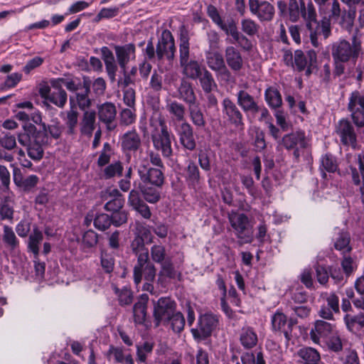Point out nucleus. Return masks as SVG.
Returning <instances> with one entry per match:
<instances>
[{
  "label": "nucleus",
  "mask_w": 364,
  "mask_h": 364,
  "mask_svg": "<svg viewBox=\"0 0 364 364\" xmlns=\"http://www.w3.org/2000/svg\"><path fill=\"white\" fill-rule=\"evenodd\" d=\"M70 109L65 112L64 120L67 128L66 133L68 135H73L75 134L78 122V112L75 109V104L74 103V99L72 96L70 97Z\"/></svg>",
  "instance_id": "32"
},
{
  "label": "nucleus",
  "mask_w": 364,
  "mask_h": 364,
  "mask_svg": "<svg viewBox=\"0 0 364 364\" xmlns=\"http://www.w3.org/2000/svg\"><path fill=\"white\" fill-rule=\"evenodd\" d=\"M348 109L355 125L364 127V95L358 91L353 92L349 97Z\"/></svg>",
  "instance_id": "10"
},
{
  "label": "nucleus",
  "mask_w": 364,
  "mask_h": 364,
  "mask_svg": "<svg viewBox=\"0 0 364 364\" xmlns=\"http://www.w3.org/2000/svg\"><path fill=\"white\" fill-rule=\"evenodd\" d=\"M43 239V232L37 228H33V232L29 235L28 242V248L33 255L36 259L39 255V245Z\"/></svg>",
  "instance_id": "43"
},
{
  "label": "nucleus",
  "mask_w": 364,
  "mask_h": 364,
  "mask_svg": "<svg viewBox=\"0 0 364 364\" xmlns=\"http://www.w3.org/2000/svg\"><path fill=\"white\" fill-rule=\"evenodd\" d=\"M321 296L326 301V306L331 308L335 314L339 313V298L335 293H323Z\"/></svg>",
  "instance_id": "62"
},
{
  "label": "nucleus",
  "mask_w": 364,
  "mask_h": 364,
  "mask_svg": "<svg viewBox=\"0 0 364 364\" xmlns=\"http://www.w3.org/2000/svg\"><path fill=\"white\" fill-rule=\"evenodd\" d=\"M240 341L241 345L246 349L254 348L258 341V338L253 328L244 326L240 333Z\"/></svg>",
  "instance_id": "34"
},
{
  "label": "nucleus",
  "mask_w": 364,
  "mask_h": 364,
  "mask_svg": "<svg viewBox=\"0 0 364 364\" xmlns=\"http://www.w3.org/2000/svg\"><path fill=\"white\" fill-rule=\"evenodd\" d=\"M228 218L235 235L242 243L252 241V232L249 229L250 220L245 214L232 210L228 213Z\"/></svg>",
  "instance_id": "7"
},
{
  "label": "nucleus",
  "mask_w": 364,
  "mask_h": 364,
  "mask_svg": "<svg viewBox=\"0 0 364 364\" xmlns=\"http://www.w3.org/2000/svg\"><path fill=\"white\" fill-rule=\"evenodd\" d=\"M154 236L151 230L145 226L139 225L136 228L135 237L131 243L132 253L137 258V262L134 267V281L136 285L141 283L142 273L148 280H153L156 277V268L149 260V250L146 243L153 242Z\"/></svg>",
  "instance_id": "1"
},
{
  "label": "nucleus",
  "mask_w": 364,
  "mask_h": 364,
  "mask_svg": "<svg viewBox=\"0 0 364 364\" xmlns=\"http://www.w3.org/2000/svg\"><path fill=\"white\" fill-rule=\"evenodd\" d=\"M52 87H61L65 86L68 90L76 92L82 88V82H76L74 80H66L63 78L53 79L50 80Z\"/></svg>",
  "instance_id": "48"
},
{
  "label": "nucleus",
  "mask_w": 364,
  "mask_h": 364,
  "mask_svg": "<svg viewBox=\"0 0 364 364\" xmlns=\"http://www.w3.org/2000/svg\"><path fill=\"white\" fill-rule=\"evenodd\" d=\"M300 2V16L305 21L306 27L309 32L311 42L314 47H318L319 43L316 39V28L318 27V22L316 19V12L311 1L305 4L304 0H299Z\"/></svg>",
  "instance_id": "8"
},
{
  "label": "nucleus",
  "mask_w": 364,
  "mask_h": 364,
  "mask_svg": "<svg viewBox=\"0 0 364 364\" xmlns=\"http://www.w3.org/2000/svg\"><path fill=\"white\" fill-rule=\"evenodd\" d=\"M176 97L184 101L188 107L196 104V102L193 89L191 83L186 80L181 81L178 88V95Z\"/></svg>",
  "instance_id": "37"
},
{
  "label": "nucleus",
  "mask_w": 364,
  "mask_h": 364,
  "mask_svg": "<svg viewBox=\"0 0 364 364\" xmlns=\"http://www.w3.org/2000/svg\"><path fill=\"white\" fill-rule=\"evenodd\" d=\"M135 107L122 109L120 112V122L124 125H130L136 120Z\"/></svg>",
  "instance_id": "59"
},
{
  "label": "nucleus",
  "mask_w": 364,
  "mask_h": 364,
  "mask_svg": "<svg viewBox=\"0 0 364 364\" xmlns=\"http://www.w3.org/2000/svg\"><path fill=\"white\" fill-rule=\"evenodd\" d=\"M242 364H266L262 352H257L256 355L252 353H245L241 356Z\"/></svg>",
  "instance_id": "58"
},
{
  "label": "nucleus",
  "mask_w": 364,
  "mask_h": 364,
  "mask_svg": "<svg viewBox=\"0 0 364 364\" xmlns=\"http://www.w3.org/2000/svg\"><path fill=\"white\" fill-rule=\"evenodd\" d=\"M180 65L191 60L189 38L186 33H181L179 39Z\"/></svg>",
  "instance_id": "44"
},
{
  "label": "nucleus",
  "mask_w": 364,
  "mask_h": 364,
  "mask_svg": "<svg viewBox=\"0 0 364 364\" xmlns=\"http://www.w3.org/2000/svg\"><path fill=\"white\" fill-rule=\"evenodd\" d=\"M360 50V43L356 41V37H353V43L346 40H339L332 44L331 55L333 59L341 61H349L356 59Z\"/></svg>",
  "instance_id": "6"
},
{
  "label": "nucleus",
  "mask_w": 364,
  "mask_h": 364,
  "mask_svg": "<svg viewBox=\"0 0 364 364\" xmlns=\"http://www.w3.org/2000/svg\"><path fill=\"white\" fill-rule=\"evenodd\" d=\"M112 223L111 217L107 214L100 213L94 220V225L99 230L104 231L108 229Z\"/></svg>",
  "instance_id": "61"
},
{
  "label": "nucleus",
  "mask_w": 364,
  "mask_h": 364,
  "mask_svg": "<svg viewBox=\"0 0 364 364\" xmlns=\"http://www.w3.org/2000/svg\"><path fill=\"white\" fill-rule=\"evenodd\" d=\"M148 296L142 294L133 308L134 321L137 324H145L146 319Z\"/></svg>",
  "instance_id": "35"
},
{
  "label": "nucleus",
  "mask_w": 364,
  "mask_h": 364,
  "mask_svg": "<svg viewBox=\"0 0 364 364\" xmlns=\"http://www.w3.org/2000/svg\"><path fill=\"white\" fill-rule=\"evenodd\" d=\"M356 15V9L355 7H349L348 10H343L338 20H340L341 26L348 31L353 28L354 20Z\"/></svg>",
  "instance_id": "46"
},
{
  "label": "nucleus",
  "mask_w": 364,
  "mask_h": 364,
  "mask_svg": "<svg viewBox=\"0 0 364 364\" xmlns=\"http://www.w3.org/2000/svg\"><path fill=\"white\" fill-rule=\"evenodd\" d=\"M91 87V80L88 77H83L82 78V88L84 89V92H76L75 97L73 99L76 100V102L81 110L84 112L87 110L91 105L92 101L90 99L88 95L90 92Z\"/></svg>",
  "instance_id": "29"
},
{
  "label": "nucleus",
  "mask_w": 364,
  "mask_h": 364,
  "mask_svg": "<svg viewBox=\"0 0 364 364\" xmlns=\"http://www.w3.org/2000/svg\"><path fill=\"white\" fill-rule=\"evenodd\" d=\"M343 320L347 328L353 333L359 331L364 328V311L358 315L346 314Z\"/></svg>",
  "instance_id": "41"
},
{
  "label": "nucleus",
  "mask_w": 364,
  "mask_h": 364,
  "mask_svg": "<svg viewBox=\"0 0 364 364\" xmlns=\"http://www.w3.org/2000/svg\"><path fill=\"white\" fill-rule=\"evenodd\" d=\"M272 327L274 331L284 334L287 341L291 340L294 321L292 319H287V316L282 311H276L272 316Z\"/></svg>",
  "instance_id": "14"
},
{
  "label": "nucleus",
  "mask_w": 364,
  "mask_h": 364,
  "mask_svg": "<svg viewBox=\"0 0 364 364\" xmlns=\"http://www.w3.org/2000/svg\"><path fill=\"white\" fill-rule=\"evenodd\" d=\"M224 60L228 68L232 73H239L244 66V60L241 52L234 46L225 47Z\"/></svg>",
  "instance_id": "17"
},
{
  "label": "nucleus",
  "mask_w": 364,
  "mask_h": 364,
  "mask_svg": "<svg viewBox=\"0 0 364 364\" xmlns=\"http://www.w3.org/2000/svg\"><path fill=\"white\" fill-rule=\"evenodd\" d=\"M158 188H159L155 186L154 188H151L146 186V187H144L141 189L143 196L147 202L155 203L159 200L160 192Z\"/></svg>",
  "instance_id": "60"
},
{
  "label": "nucleus",
  "mask_w": 364,
  "mask_h": 364,
  "mask_svg": "<svg viewBox=\"0 0 364 364\" xmlns=\"http://www.w3.org/2000/svg\"><path fill=\"white\" fill-rule=\"evenodd\" d=\"M198 78L205 92L210 93L214 87H216V83L212 74L206 68H203L201 75Z\"/></svg>",
  "instance_id": "47"
},
{
  "label": "nucleus",
  "mask_w": 364,
  "mask_h": 364,
  "mask_svg": "<svg viewBox=\"0 0 364 364\" xmlns=\"http://www.w3.org/2000/svg\"><path fill=\"white\" fill-rule=\"evenodd\" d=\"M136 166L138 175L145 186L152 185L159 188L163 185L165 169L150 167L149 159L141 156L137 159Z\"/></svg>",
  "instance_id": "4"
},
{
  "label": "nucleus",
  "mask_w": 364,
  "mask_h": 364,
  "mask_svg": "<svg viewBox=\"0 0 364 364\" xmlns=\"http://www.w3.org/2000/svg\"><path fill=\"white\" fill-rule=\"evenodd\" d=\"M13 179L15 185L23 188L25 191L31 190L39 181V178L36 175H30L24 178L18 168H14Z\"/></svg>",
  "instance_id": "27"
},
{
  "label": "nucleus",
  "mask_w": 364,
  "mask_h": 364,
  "mask_svg": "<svg viewBox=\"0 0 364 364\" xmlns=\"http://www.w3.org/2000/svg\"><path fill=\"white\" fill-rule=\"evenodd\" d=\"M176 132L179 137L181 144L189 151H193L196 146V142L193 136V130L191 125L187 122H183L176 127Z\"/></svg>",
  "instance_id": "19"
},
{
  "label": "nucleus",
  "mask_w": 364,
  "mask_h": 364,
  "mask_svg": "<svg viewBox=\"0 0 364 364\" xmlns=\"http://www.w3.org/2000/svg\"><path fill=\"white\" fill-rule=\"evenodd\" d=\"M151 257L154 262L161 264L168 259L165 247L161 245H153L151 247Z\"/></svg>",
  "instance_id": "57"
},
{
  "label": "nucleus",
  "mask_w": 364,
  "mask_h": 364,
  "mask_svg": "<svg viewBox=\"0 0 364 364\" xmlns=\"http://www.w3.org/2000/svg\"><path fill=\"white\" fill-rule=\"evenodd\" d=\"M160 272L164 275H166L168 279H177L178 281L181 280V272H178L175 269L173 264L169 258L161 264Z\"/></svg>",
  "instance_id": "52"
},
{
  "label": "nucleus",
  "mask_w": 364,
  "mask_h": 364,
  "mask_svg": "<svg viewBox=\"0 0 364 364\" xmlns=\"http://www.w3.org/2000/svg\"><path fill=\"white\" fill-rule=\"evenodd\" d=\"M38 133L36 128L33 125L24 127V130L18 134V141L23 146H28L33 141V136Z\"/></svg>",
  "instance_id": "54"
},
{
  "label": "nucleus",
  "mask_w": 364,
  "mask_h": 364,
  "mask_svg": "<svg viewBox=\"0 0 364 364\" xmlns=\"http://www.w3.org/2000/svg\"><path fill=\"white\" fill-rule=\"evenodd\" d=\"M100 51L102 59L105 63L107 75L112 81H114L116 73L117 70V65L115 62L114 54L112 51L107 46L102 47Z\"/></svg>",
  "instance_id": "30"
},
{
  "label": "nucleus",
  "mask_w": 364,
  "mask_h": 364,
  "mask_svg": "<svg viewBox=\"0 0 364 364\" xmlns=\"http://www.w3.org/2000/svg\"><path fill=\"white\" fill-rule=\"evenodd\" d=\"M300 364H321L319 353L312 348H303L297 352Z\"/></svg>",
  "instance_id": "38"
},
{
  "label": "nucleus",
  "mask_w": 364,
  "mask_h": 364,
  "mask_svg": "<svg viewBox=\"0 0 364 364\" xmlns=\"http://www.w3.org/2000/svg\"><path fill=\"white\" fill-rule=\"evenodd\" d=\"M152 302L155 326L168 324L171 316L176 311V302L168 296L161 297Z\"/></svg>",
  "instance_id": "5"
},
{
  "label": "nucleus",
  "mask_w": 364,
  "mask_h": 364,
  "mask_svg": "<svg viewBox=\"0 0 364 364\" xmlns=\"http://www.w3.org/2000/svg\"><path fill=\"white\" fill-rule=\"evenodd\" d=\"M141 144V138L135 130L126 132L122 137V147L124 151H135Z\"/></svg>",
  "instance_id": "33"
},
{
  "label": "nucleus",
  "mask_w": 364,
  "mask_h": 364,
  "mask_svg": "<svg viewBox=\"0 0 364 364\" xmlns=\"http://www.w3.org/2000/svg\"><path fill=\"white\" fill-rule=\"evenodd\" d=\"M264 97L268 105L273 109L279 107L282 104L280 92L274 87H268L264 92Z\"/></svg>",
  "instance_id": "45"
},
{
  "label": "nucleus",
  "mask_w": 364,
  "mask_h": 364,
  "mask_svg": "<svg viewBox=\"0 0 364 364\" xmlns=\"http://www.w3.org/2000/svg\"><path fill=\"white\" fill-rule=\"evenodd\" d=\"M96 127V112L92 109L85 110L80 122V131L81 134L91 137Z\"/></svg>",
  "instance_id": "24"
},
{
  "label": "nucleus",
  "mask_w": 364,
  "mask_h": 364,
  "mask_svg": "<svg viewBox=\"0 0 364 364\" xmlns=\"http://www.w3.org/2000/svg\"><path fill=\"white\" fill-rule=\"evenodd\" d=\"M205 58L207 65L215 73V76L220 83L224 85L235 83V77L228 68L224 57L218 50H205Z\"/></svg>",
  "instance_id": "3"
},
{
  "label": "nucleus",
  "mask_w": 364,
  "mask_h": 364,
  "mask_svg": "<svg viewBox=\"0 0 364 364\" xmlns=\"http://www.w3.org/2000/svg\"><path fill=\"white\" fill-rule=\"evenodd\" d=\"M53 88L54 90L51 92L50 87L48 85H41L38 90L39 95L46 100L63 108L67 102V93L60 86Z\"/></svg>",
  "instance_id": "12"
},
{
  "label": "nucleus",
  "mask_w": 364,
  "mask_h": 364,
  "mask_svg": "<svg viewBox=\"0 0 364 364\" xmlns=\"http://www.w3.org/2000/svg\"><path fill=\"white\" fill-rule=\"evenodd\" d=\"M166 109L176 120H184L186 108L182 104L176 101H171L167 104Z\"/></svg>",
  "instance_id": "49"
},
{
  "label": "nucleus",
  "mask_w": 364,
  "mask_h": 364,
  "mask_svg": "<svg viewBox=\"0 0 364 364\" xmlns=\"http://www.w3.org/2000/svg\"><path fill=\"white\" fill-rule=\"evenodd\" d=\"M117 60L122 70L127 69V64L136 58V47L134 43L114 46Z\"/></svg>",
  "instance_id": "20"
},
{
  "label": "nucleus",
  "mask_w": 364,
  "mask_h": 364,
  "mask_svg": "<svg viewBox=\"0 0 364 364\" xmlns=\"http://www.w3.org/2000/svg\"><path fill=\"white\" fill-rule=\"evenodd\" d=\"M333 324L327 321L323 320L316 321L314 328L310 331L311 340L316 343H318L321 339L324 341L333 331Z\"/></svg>",
  "instance_id": "23"
},
{
  "label": "nucleus",
  "mask_w": 364,
  "mask_h": 364,
  "mask_svg": "<svg viewBox=\"0 0 364 364\" xmlns=\"http://www.w3.org/2000/svg\"><path fill=\"white\" fill-rule=\"evenodd\" d=\"M237 102L245 112L256 114L259 112V106L253 96L245 90H240L237 94Z\"/></svg>",
  "instance_id": "26"
},
{
  "label": "nucleus",
  "mask_w": 364,
  "mask_h": 364,
  "mask_svg": "<svg viewBox=\"0 0 364 364\" xmlns=\"http://www.w3.org/2000/svg\"><path fill=\"white\" fill-rule=\"evenodd\" d=\"M188 111L192 122L195 126L203 128L205 126V119L203 113L196 104L188 107Z\"/></svg>",
  "instance_id": "50"
},
{
  "label": "nucleus",
  "mask_w": 364,
  "mask_h": 364,
  "mask_svg": "<svg viewBox=\"0 0 364 364\" xmlns=\"http://www.w3.org/2000/svg\"><path fill=\"white\" fill-rule=\"evenodd\" d=\"M123 171L122 166L120 162L117 161L107 166L104 170V177L105 178H111L115 176H122Z\"/></svg>",
  "instance_id": "63"
},
{
  "label": "nucleus",
  "mask_w": 364,
  "mask_h": 364,
  "mask_svg": "<svg viewBox=\"0 0 364 364\" xmlns=\"http://www.w3.org/2000/svg\"><path fill=\"white\" fill-rule=\"evenodd\" d=\"M151 139L154 148L161 151L164 158H170L173 155L171 137L165 120L159 117L150 119Z\"/></svg>",
  "instance_id": "2"
},
{
  "label": "nucleus",
  "mask_w": 364,
  "mask_h": 364,
  "mask_svg": "<svg viewBox=\"0 0 364 364\" xmlns=\"http://www.w3.org/2000/svg\"><path fill=\"white\" fill-rule=\"evenodd\" d=\"M182 68V73L188 78L196 80L200 77L203 68L196 60H191L180 65Z\"/></svg>",
  "instance_id": "40"
},
{
  "label": "nucleus",
  "mask_w": 364,
  "mask_h": 364,
  "mask_svg": "<svg viewBox=\"0 0 364 364\" xmlns=\"http://www.w3.org/2000/svg\"><path fill=\"white\" fill-rule=\"evenodd\" d=\"M222 112L224 117L232 124L236 127H242L243 116L235 103L229 97H225L222 102Z\"/></svg>",
  "instance_id": "15"
},
{
  "label": "nucleus",
  "mask_w": 364,
  "mask_h": 364,
  "mask_svg": "<svg viewBox=\"0 0 364 364\" xmlns=\"http://www.w3.org/2000/svg\"><path fill=\"white\" fill-rule=\"evenodd\" d=\"M102 198L107 200L105 209L109 212L120 210L124 204L123 196L117 188H109L102 192Z\"/></svg>",
  "instance_id": "18"
},
{
  "label": "nucleus",
  "mask_w": 364,
  "mask_h": 364,
  "mask_svg": "<svg viewBox=\"0 0 364 364\" xmlns=\"http://www.w3.org/2000/svg\"><path fill=\"white\" fill-rule=\"evenodd\" d=\"M109 353L117 363L123 364H134V360L132 355L130 353H125L122 348L111 347Z\"/></svg>",
  "instance_id": "51"
},
{
  "label": "nucleus",
  "mask_w": 364,
  "mask_h": 364,
  "mask_svg": "<svg viewBox=\"0 0 364 364\" xmlns=\"http://www.w3.org/2000/svg\"><path fill=\"white\" fill-rule=\"evenodd\" d=\"M0 240L4 247L10 252H15L19 248V240L17 238L13 228L7 225L3 226L2 232L0 234Z\"/></svg>",
  "instance_id": "28"
},
{
  "label": "nucleus",
  "mask_w": 364,
  "mask_h": 364,
  "mask_svg": "<svg viewBox=\"0 0 364 364\" xmlns=\"http://www.w3.org/2000/svg\"><path fill=\"white\" fill-rule=\"evenodd\" d=\"M282 144L287 149H295L294 154L298 157V148H304L306 146L305 134L299 131L286 134L282 138Z\"/></svg>",
  "instance_id": "22"
},
{
  "label": "nucleus",
  "mask_w": 364,
  "mask_h": 364,
  "mask_svg": "<svg viewBox=\"0 0 364 364\" xmlns=\"http://www.w3.org/2000/svg\"><path fill=\"white\" fill-rule=\"evenodd\" d=\"M185 178L190 186L195 188L200 183V171L193 161H189L184 171Z\"/></svg>",
  "instance_id": "42"
},
{
  "label": "nucleus",
  "mask_w": 364,
  "mask_h": 364,
  "mask_svg": "<svg viewBox=\"0 0 364 364\" xmlns=\"http://www.w3.org/2000/svg\"><path fill=\"white\" fill-rule=\"evenodd\" d=\"M0 191L2 193H8L10 190V173L5 166H0Z\"/></svg>",
  "instance_id": "64"
},
{
  "label": "nucleus",
  "mask_w": 364,
  "mask_h": 364,
  "mask_svg": "<svg viewBox=\"0 0 364 364\" xmlns=\"http://www.w3.org/2000/svg\"><path fill=\"white\" fill-rule=\"evenodd\" d=\"M259 25L251 18L241 20V30L249 36H254L259 33Z\"/></svg>",
  "instance_id": "55"
},
{
  "label": "nucleus",
  "mask_w": 364,
  "mask_h": 364,
  "mask_svg": "<svg viewBox=\"0 0 364 364\" xmlns=\"http://www.w3.org/2000/svg\"><path fill=\"white\" fill-rule=\"evenodd\" d=\"M230 36L232 38L233 42L236 43L242 50L250 51L252 49L253 46L252 41L238 30L233 32Z\"/></svg>",
  "instance_id": "53"
},
{
  "label": "nucleus",
  "mask_w": 364,
  "mask_h": 364,
  "mask_svg": "<svg viewBox=\"0 0 364 364\" xmlns=\"http://www.w3.org/2000/svg\"><path fill=\"white\" fill-rule=\"evenodd\" d=\"M97 113L100 120L109 124L115 119L116 107L112 102H105L97 106Z\"/></svg>",
  "instance_id": "36"
},
{
  "label": "nucleus",
  "mask_w": 364,
  "mask_h": 364,
  "mask_svg": "<svg viewBox=\"0 0 364 364\" xmlns=\"http://www.w3.org/2000/svg\"><path fill=\"white\" fill-rule=\"evenodd\" d=\"M335 230L336 232L333 239L335 249L341 252L343 255L350 252L352 247L350 245V237L349 233L338 228H336Z\"/></svg>",
  "instance_id": "31"
},
{
  "label": "nucleus",
  "mask_w": 364,
  "mask_h": 364,
  "mask_svg": "<svg viewBox=\"0 0 364 364\" xmlns=\"http://www.w3.org/2000/svg\"><path fill=\"white\" fill-rule=\"evenodd\" d=\"M336 132L344 145L355 146L357 141L356 134L353 126L348 119H342L339 120L336 126Z\"/></svg>",
  "instance_id": "16"
},
{
  "label": "nucleus",
  "mask_w": 364,
  "mask_h": 364,
  "mask_svg": "<svg viewBox=\"0 0 364 364\" xmlns=\"http://www.w3.org/2000/svg\"><path fill=\"white\" fill-rule=\"evenodd\" d=\"M173 332L181 333L185 326V318L181 312L175 311L171 316L169 323Z\"/></svg>",
  "instance_id": "56"
},
{
  "label": "nucleus",
  "mask_w": 364,
  "mask_h": 364,
  "mask_svg": "<svg viewBox=\"0 0 364 364\" xmlns=\"http://www.w3.org/2000/svg\"><path fill=\"white\" fill-rule=\"evenodd\" d=\"M176 46L171 32L167 29L162 31L156 48V57L159 60L164 58L172 61L175 57Z\"/></svg>",
  "instance_id": "9"
},
{
  "label": "nucleus",
  "mask_w": 364,
  "mask_h": 364,
  "mask_svg": "<svg viewBox=\"0 0 364 364\" xmlns=\"http://www.w3.org/2000/svg\"><path fill=\"white\" fill-rule=\"evenodd\" d=\"M218 320L216 316L211 314L201 315L198 319V327L191 329L195 339L203 340L208 337L216 327Z\"/></svg>",
  "instance_id": "11"
},
{
  "label": "nucleus",
  "mask_w": 364,
  "mask_h": 364,
  "mask_svg": "<svg viewBox=\"0 0 364 364\" xmlns=\"http://www.w3.org/2000/svg\"><path fill=\"white\" fill-rule=\"evenodd\" d=\"M320 171L321 177L323 179H327V174L328 173H335L338 170V164L336 158L330 154H326L321 158Z\"/></svg>",
  "instance_id": "39"
},
{
  "label": "nucleus",
  "mask_w": 364,
  "mask_h": 364,
  "mask_svg": "<svg viewBox=\"0 0 364 364\" xmlns=\"http://www.w3.org/2000/svg\"><path fill=\"white\" fill-rule=\"evenodd\" d=\"M250 12L260 21H270L274 16V7L266 1L249 0Z\"/></svg>",
  "instance_id": "13"
},
{
  "label": "nucleus",
  "mask_w": 364,
  "mask_h": 364,
  "mask_svg": "<svg viewBox=\"0 0 364 364\" xmlns=\"http://www.w3.org/2000/svg\"><path fill=\"white\" fill-rule=\"evenodd\" d=\"M48 138L44 132H38L33 136V141L27 146V153L30 158L39 161L43 158V145L47 143Z\"/></svg>",
  "instance_id": "21"
},
{
  "label": "nucleus",
  "mask_w": 364,
  "mask_h": 364,
  "mask_svg": "<svg viewBox=\"0 0 364 364\" xmlns=\"http://www.w3.org/2000/svg\"><path fill=\"white\" fill-rule=\"evenodd\" d=\"M294 58L296 69L299 71H302L316 62L317 55L313 50H309L306 54L301 50H296L294 52Z\"/></svg>",
  "instance_id": "25"
}]
</instances>
